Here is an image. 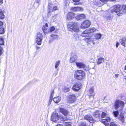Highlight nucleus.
<instances>
[{"mask_svg":"<svg viewBox=\"0 0 126 126\" xmlns=\"http://www.w3.org/2000/svg\"><path fill=\"white\" fill-rule=\"evenodd\" d=\"M119 75L118 74H116L115 75V76L116 78H117L118 77Z\"/></svg>","mask_w":126,"mask_h":126,"instance_id":"nucleus-53","label":"nucleus"},{"mask_svg":"<svg viewBox=\"0 0 126 126\" xmlns=\"http://www.w3.org/2000/svg\"><path fill=\"white\" fill-rule=\"evenodd\" d=\"M79 126H90L89 125L87 124L84 122L81 123Z\"/></svg>","mask_w":126,"mask_h":126,"instance_id":"nucleus-36","label":"nucleus"},{"mask_svg":"<svg viewBox=\"0 0 126 126\" xmlns=\"http://www.w3.org/2000/svg\"><path fill=\"white\" fill-rule=\"evenodd\" d=\"M59 110L60 112L65 116H67L68 115V111L66 109L59 107Z\"/></svg>","mask_w":126,"mask_h":126,"instance_id":"nucleus-15","label":"nucleus"},{"mask_svg":"<svg viewBox=\"0 0 126 126\" xmlns=\"http://www.w3.org/2000/svg\"><path fill=\"white\" fill-rule=\"evenodd\" d=\"M95 29L94 28H90V29H87L83 32L81 34L82 37H87L89 35V34L94 32L95 31Z\"/></svg>","mask_w":126,"mask_h":126,"instance_id":"nucleus-9","label":"nucleus"},{"mask_svg":"<svg viewBox=\"0 0 126 126\" xmlns=\"http://www.w3.org/2000/svg\"><path fill=\"white\" fill-rule=\"evenodd\" d=\"M125 46V48L126 49V46H125H125Z\"/></svg>","mask_w":126,"mask_h":126,"instance_id":"nucleus-60","label":"nucleus"},{"mask_svg":"<svg viewBox=\"0 0 126 126\" xmlns=\"http://www.w3.org/2000/svg\"><path fill=\"white\" fill-rule=\"evenodd\" d=\"M82 24H83V26L86 24L87 25V26H89L91 24L90 21L88 20L84 21Z\"/></svg>","mask_w":126,"mask_h":126,"instance_id":"nucleus-29","label":"nucleus"},{"mask_svg":"<svg viewBox=\"0 0 126 126\" xmlns=\"http://www.w3.org/2000/svg\"><path fill=\"white\" fill-rule=\"evenodd\" d=\"M95 41V39L94 37L93 36L89 38H86L85 39L86 42L88 44H87V45L89 47H92V45L94 44Z\"/></svg>","mask_w":126,"mask_h":126,"instance_id":"nucleus-7","label":"nucleus"},{"mask_svg":"<svg viewBox=\"0 0 126 126\" xmlns=\"http://www.w3.org/2000/svg\"><path fill=\"white\" fill-rule=\"evenodd\" d=\"M119 120L123 123H124L125 122V120L124 116L123 115H120V116L119 118Z\"/></svg>","mask_w":126,"mask_h":126,"instance_id":"nucleus-33","label":"nucleus"},{"mask_svg":"<svg viewBox=\"0 0 126 126\" xmlns=\"http://www.w3.org/2000/svg\"><path fill=\"white\" fill-rule=\"evenodd\" d=\"M108 115V113L106 112H102V114L101 115V117L102 118H105V119H103L101 121V122L102 123H104L105 125L106 124H109L110 120V118L107 116Z\"/></svg>","mask_w":126,"mask_h":126,"instance_id":"nucleus-5","label":"nucleus"},{"mask_svg":"<svg viewBox=\"0 0 126 126\" xmlns=\"http://www.w3.org/2000/svg\"><path fill=\"white\" fill-rule=\"evenodd\" d=\"M85 15L83 14H81L76 16V18L78 20L81 19H85Z\"/></svg>","mask_w":126,"mask_h":126,"instance_id":"nucleus-20","label":"nucleus"},{"mask_svg":"<svg viewBox=\"0 0 126 126\" xmlns=\"http://www.w3.org/2000/svg\"><path fill=\"white\" fill-rule=\"evenodd\" d=\"M60 63V61H56L55 63V68L57 69Z\"/></svg>","mask_w":126,"mask_h":126,"instance_id":"nucleus-32","label":"nucleus"},{"mask_svg":"<svg viewBox=\"0 0 126 126\" xmlns=\"http://www.w3.org/2000/svg\"><path fill=\"white\" fill-rule=\"evenodd\" d=\"M61 100V98L59 96H57L54 98L53 99V101L55 103H59Z\"/></svg>","mask_w":126,"mask_h":126,"instance_id":"nucleus-25","label":"nucleus"},{"mask_svg":"<svg viewBox=\"0 0 126 126\" xmlns=\"http://www.w3.org/2000/svg\"><path fill=\"white\" fill-rule=\"evenodd\" d=\"M101 2H105L107 1L108 0H100Z\"/></svg>","mask_w":126,"mask_h":126,"instance_id":"nucleus-48","label":"nucleus"},{"mask_svg":"<svg viewBox=\"0 0 126 126\" xmlns=\"http://www.w3.org/2000/svg\"><path fill=\"white\" fill-rule=\"evenodd\" d=\"M110 126H118V124L114 122H111L110 124Z\"/></svg>","mask_w":126,"mask_h":126,"instance_id":"nucleus-39","label":"nucleus"},{"mask_svg":"<svg viewBox=\"0 0 126 126\" xmlns=\"http://www.w3.org/2000/svg\"><path fill=\"white\" fill-rule=\"evenodd\" d=\"M42 29L44 34L46 35L48 32V31L47 30V28L45 27V26H44L43 27Z\"/></svg>","mask_w":126,"mask_h":126,"instance_id":"nucleus-31","label":"nucleus"},{"mask_svg":"<svg viewBox=\"0 0 126 126\" xmlns=\"http://www.w3.org/2000/svg\"><path fill=\"white\" fill-rule=\"evenodd\" d=\"M64 118L63 120H62L61 123H63L64 125L66 126H71V123L70 122H67L66 120H64Z\"/></svg>","mask_w":126,"mask_h":126,"instance_id":"nucleus-19","label":"nucleus"},{"mask_svg":"<svg viewBox=\"0 0 126 126\" xmlns=\"http://www.w3.org/2000/svg\"><path fill=\"white\" fill-rule=\"evenodd\" d=\"M49 31H48V32H52L55 29V28L54 27H52L50 28Z\"/></svg>","mask_w":126,"mask_h":126,"instance_id":"nucleus-42","label":"nucleus"},{"mask_svg":"<svg viewBox=\"0 0 126 126\" xmlns=\"http://www.w3.org/2000/svg\"><path fill=\"white\" fill-rule=\"evenodd\" d=\"M48 8V15L50 14L49 13L51 12L54 11L58 10V7L57 6L53 7V5L50 3L49 4Z\"/></svg>","mask_w":126,"mask_h":126,"instance_id":"nucleus-10","label":"nucleus"},{"mask_svg":"<svg viewBox=\"0 0 126 126\" xmlns=\"http://www.w3.org/2000/svg\"><path fill=\"white\" fill-rule=\"evenodd\" d=\"M52 99V98H50L49 100V102H48V105H50L51 103Z\"/></svg>","mask_w":126,"mask_h":126,"instance_id":"nucleus-45","label":"nucleus"},{"mask_svg":"<svg viewBox=\"0 0 126 126\" xmlns=\"http://www.w3.org/2000/svg\"><path fill=\"white\" fill-rule=\"evenodd\" d=\"M77 56L76 55H73L71 57L70 62V63H73L77 59Z\"/></svg>","mask_w":126,"mask_h":126,"instance_id":"nucleus-22","label":"nucleus"},{"mask_svg":"<svg viewBox=\"0 0 126 126\" xmlns=\"http://www.w3.org/2000/svg\"><path fill=\"white\" fill-rule=\"evenodd\" d=\"M76 99L75 95L74 94H72L69 96V101L70 103H72L75 101Z\"/></svg>","mask_w":126,"mask_h":126,"instance_id":"nucleus-17","label":"nucleus"},{"mask_svg":"<svg viewBox=\"0 0 126 126\" xmlns=\"http://www.w3.org/2000/svg\"><path fill=\"white\" fill-rule=\"evenodd\" d=\"M119 113L118 110L116 111L113 112V115L115 117H117Z\"/></svg>","mask_w":126,"mask_h":126,"instance_id":"nucleus-40","label":"nucleus"},{"mask_svg":"<svg viewBox=\"0 0 126 126\" xmlns=\"http://www.w3.org/2000/svg\"><path fill=\"white\" fill-rule=\"evenodd\" d=\"M6 9L3 8H1L0 10V18L3 19L5 18L4 14L6 13Z\"/></svg>","mask_w":126,"mask_h":126,"instance_id":"nucleus-12","label":"nucleus"},{"mask_svg":"<svg viewBox=\"0 0 126 126\" xmlns=\"http://www.w3.org/2000/svg\"><path fill=\"white\" fill-rule=\"evenodd\" d=\"M85 25H83V24H81V28L82 29H84L85 28H88L89 27V26H87V25L86 24H85Z\"/></svg>","mask_w":126,"mask_h":126,"instance_id":"nucleus-41","label":"nucleus"},{"mask_svg":"<svg viewBox=\"0 0 126 126\" xmlns=\"http://www.w3.org/2000/svg\"><path fill=\"white\" fill-rule=\"evenodd\" d=\"M4 38L2 37L0 38V45H4Z\"/></svg>","mask_w":126,"mask_h":126,"instance_id":"nucleus-35","label":"nucleus"},{"mask_svg":"<svg viewBox=\"0 0 126 126\" xmlns=\"http://www.w3.org/2000/svg\"><path fill=\"white\" fill-rule=\"evenodd\" d=\"M71 10L72 11H82L83 10V9L82 8L79 7H75L72 8L71 9Z\"/></svg>","mask_w":126,"mask_h":126,"instance_id":"nucleus-18","label":"nucleus"},{"mask_svg":"<svg viewBox=\"0 0 126 126\" xmlns=\"http://www.w3.org/2000/svg\"><path fill=\"white\" fill-rule=\"evenodd\" d=\"M126 40V39L125 38H122V39L120 40V42L121 43V44L123 46H125V42Z\"/></svg>","mask_w":126,"mask_h":126,"instance_id":"nucleus-30","label":"nucleus"},{"mask_svg":"<svg viewBox=\"0 0 126 126\" xmlns=\"http://www.w3.org/2000/svg\"><path fill=\"white\" fill-rule=\"evenodd\" d=\"M45 26L47 27L48 26V24L47 23H46L45 24Z\"/></svg>","mask_w":126,"mask_h":126,"instance_id":"nucleus-55","label":"nucleus"},{"mask_svg":"<svg viewBox=\"0 0 126 126\" xmlns=\"http://www.w3.org/2000/svg\"><path fill=\"white\" fill-rule=\"evenodd\" d=\"M63 90L64 92H67L69 91V88H67V89H63Z\"/></svg>","mask_w":126,"mask_h":126,"instance_id":"nucleus-43","label":"nucleus"},{"mask_svg":"<svg viewBox=\"0 0 126 126\" xmlns=\"http://www.w3.org/2000/svg\"><path fill=\"white\" fill-rule=\"evenodd\" d=\"M63 117L60 116L56 112H53L51 116V120L55 123H61L62 120H63Z\"/></svg>","mask_w":126,"mask_h":126,"instance_id":"nucleus-2","label":"nucleus"},{"mask_svg":"<svg viewBox=\"0 0 126 126\" xmlns=\"http://www.w3.org/2000/svg\"><path fill=\"white\" fill-rule=\"evenodd\" d=\"M2 49L1 47L0 46V55H1L2 53Z\"/></svg>","mask_w":126,"mask_h":126,"instance_id":"nucleus-47","label":"nucleus"},{"mask_svg":"<svg viewBox=\"0 0 126 126\" xmlns=\"http://www.w3.org/2000/svg\"><path fill=\"white\" fill-rule=\"evenodd\" d=\"M81 87V86L80 84L77 83L73 86L72 89L74 91H79Z\"/></svg>","mask_w":126,"mask_h":126,"instance_id":"nucleus-14","label":"nucleus"},{"mask_svg":"<svg viewBox=\"0 0 126 126\" xmlns=\"http://www.w3.org/2000/svg\"><path fill=\"white\" fill-rule=\"evenodd\" d=\"M40 0H35V2L36 3L39 4L40 3Z\"/></svg>","mask_w":126,"mask_h":126,"instance_id":"nucleus-46","label":"nucleus"},{"mask_svg":"<svg viewBox=\"0 0 126 126\" xmlns=\"http://www.w3.org/2000/svg\"><path fill=\"white\" fill-rule=\"evenodd\" d=\"M67 87H64L63 88V89H67Z\"/></svg>","mask_w":126,"mask_h":126,"instance_id":"nucleus-57","label":"nucleus"},{"mask_svg":"<svg viewBox=\"0 0 126 126\" xmlns=\"http://www.w3.org/2000/svg\"><path fill=\"white\" fill-rule=\"evenodd\" d=\"M125 72H126V66H125Z\"/></svg>","mask_w":126,"mask_h":126,"instance_id":"nucleus-58","label":"nucleus"},{"mask_svg":"<svg viewBox=\"0 0 126 126\" xmlns=\"http://www.w3.org/2000/svg\"><path fill=\"white\" fill-rule=\"evenodd\" d=\"M85 76V73L84 72L80 70H78L75 71L74 74L75 78L79 80L83 79Z\"/></svg>","mask_w":126,"mask_h":126,"instance_id":"nucleus-4","label":"nucleus"},{"mask_svg":"<svg viewBox=\"0 0 126 126\" xmlns=\"http://www.w3.org/2000/svg\"><path fill=\"white\" fill-rule=\"evenodd\" d=\"M119 44L118 43V42H116V47L117 48L119 46Z\"/></svg>","mask_w":126,"mask_h":126,"instance_id":"nucleus-52","label":"nucleus"},{"mask_svg":"<svg viewBox=\"0 0 126 126\" xmlns=\"http://www.w3.org/2000/svg\"><path fill=\"white\" fill-rule=\"evenodd\" d=\"M115 9L114 8V6L113 7L112 9H109L107 11H106L105 12L104 16L105 19L108 21L111 20L112 17L111 16V15L112 14L114 13H117V12L115 11Z\"/></svg>","mask_w":126,"mask_h":126,"instance_id":"nucleus-3","label":"nucleus"},{"mask_svg":"<svg viewBox=\"0 0 126 126\" xmlns=\"http://www.w3.org/2000/svg\"><path fill=\"white\" fill-rule=\"evenodd\" d=\"M124 105V102L121 100H116L114 104L115 109L117 110L120 107L121 109L123 108Z\"/></svg>","mask_w":126,"mask_h":126,"instance_id":"nucleus-8","label":"nucleus"},{"mask_svg":"<svg viewBox=\"0 0 126 126\" xmlns=\"http://www.w3.org/2000/svg\"><path fill=\"white\" fill-rule=\"evenodd\" d=\"M76 65L77 67L79 68H84L85 67V65L81 63H76Z\"/></svg>","mask_w":126,"mask_h":126,"instance_id":"nucleus-23","label":"nucleus"},{"mask_svg":"<svg viewBox=\"0 0 126 126\" xmlns=\"http://www.w3.org/2000/svg\"><path fill=\"white\" fill-rule=\"evenodd\" d=\"M73 0L75 2H79L80 0Z\"/></svg>","mask_w":126,"mask_h":126,"instance_id":"nucleus-50","label":"nucleus"},{"mask_svg":"<svg viewBox=\"0 0 126 126\" xmlns=\"http://www.w3.org/2000/svg\"><path fill=\"white\" fill-rule=\"evenodd\" d=\"M54 92V91H52L51 93V97H50V98H53Z\"/></svg>","mask_w":126,"mask_h":126,"instance_id":"nucleus-44","label":"nucleus"},{"mask_svg":"<svg viewBox=\"0 0 126 126\" xmlns=\"http://www.w3.org/2000/svg\"><path fill=\"white\" fill-rule=\"evenodd\" d=\"M84 119L87 120L91 123L94 122V120L92 116L91 115H86L84 117Z\"/></svg>","mask_w":126,"mask_h":126,"instance_id":"nucleus-13","label":"nucleus"},{"mask_svg":"<svg viewBox=\"0 0 126 126\" xmlns=\"http://www.w3.org/2000/svg\"><path fill=\"white\" fill-rule=\"evenodd\" d=\"M56 15H54V16H53L51 19L52 21L55 22L56 20Z\"/></svg>","mask_w":126,"mask_h":126,"instance_id":"nucleus-37","label":"nucleus"},{"mask_svg":"<svg viewBox=\"0 0 126 126\" xmlns=\"http://www.w3.org/2000/svg\"><path fill=\"white\" fill-rule=\"evenodd\" d=\"M79 39V35L77 34H75L74 35L73 40L76 41L78 40Z\"/></svg>","mask_w":126,"mask_h":126,"instance_id":"nucleus-26","label":"nucleus"},{"mask_svg":"<svg viewBox=\"0 0 126 126\" xmlns=\"http://www.w3.org/2000/svg\"><path fill=\"white\" fill-rule=\"evenodd\" d=\"M104 59L102 58H99L98 60L97 64H101L104 61Z\"/></svg>","mask_w":126,"mask_h":126,"instance_id":"nucleus-28","label":"nucleus"},{"mask_svg":"<svg viewBox=\"0 0 126 126\" xmlns=\"http://www.w3.org/2000/svg\"><path fill=\"white\" fill-rule=\"evenodd\" d=\"M36 49L38 50H39L40 48V47H39L37 45L36 46Z\"/></svg>","mask_w":126,"mask_h":126,"instance_id":"nucleus-51","label":"nucleus"},{"mask_svg":"<svg viewBox=\"0 0 126 126\" xmlns=\"http://www.w3.org/2000/svg\"><path fill=\"white\" fill-rule=\"evenodd\" d=\"M77 25V24L76 23L73 24L72 26H70L69 28H68V30L72 32L74 31L75 32H77L79 31V30L78 28Z\"/></svg>","mask_w":126,"mask_h":126,"instance_id":"nucleus-11","label":"nucleus"},{"mask_svg":"<svg viewBox=\"0 0 126 126\" xmlns=\"http://www.w3.org/2000/svg\"><path fill=\"white\" fill-rule=\"evenodd\" d=\"M43 36L42 34L40 32H38L36 37V41L37 44L40 45H41L43 39Z\"/></svg>","mask_w":126,"mask_h":126,"instance_id":"nucleus-6","label":"nucleus"},{"mask_svg":"<svg viewBox=\"0 0 126 126\" xmlns=\"http://www.w3.org/2000/svg\"><path fill=\"white\" fill-rule=\"evenodd\" d=\"M75 14L72 12H69L67 15V20H68L72 19L75 16Z\"/></svg>","mask_w":126,"mask_h":126,"instance_id":"nucleus-16","label":"nucleus"},{"mask_svg":"<svg viewBox=\"0 0 126 126\" xmlns=\"http://www.w3.org/2000/svg\"><path fill=\"white\" fill-rule=\"evenodd\" d=\"M3 3V0H0V3Z\"/></svg>","mask_w":126,"mask_h":126,"instance_id":"nucleus-56","label":"nucleus"},{"mask_svg":"<svg viewBox=\"0 0 126 126\" xmlns=\"http://www.w3.org/2000/svg\"><path fill=\"white\" fill-rule=\"evenodd\" d=\"M94 37V38L95 37V40L96 39H100L101 36V35L100 33L96 34L94 36H93Z\"/></svg>","mask_w":126,"mask_h":126,"instance_id":"nucleus-27","label":"nucleus"},{"mask_svg":"<svg viewBox=\"0 0 126 126\" xmlns=\"http://www.w3.org/2000/svg\"><path fill=\"white\" fill-rule=\"evenodd\" d=\"M100 1V0H94V2L95 5H98Z\"/></svg>","mask_w":126,"mask_h":126,"instance_id":"nucleus-38","label":"nucleus"},{"mask_svg":"<svg viewBox=\"0 0 126 126\" xmlns=\"http://www.w3.org/2000/svg\"><path fill=\"white\" fill-rule=\"evenodd\" d=\"M115 11L117 12V15L119 16L122 14H126V5L121 6L119 5L114 6Z\"/></svg>","mask_w":126,"mask_h":126,"instance_id":"nucleus-1","label":"nucleus"},{"mask_svg":"<svg viewBox=\"0 0 126 126\" xmlns=\"http://www.w3.org/2000/svg\"><path fill=\"white\" fill-rule=\"evenodd\" d=\"M80 4V3H74V4L75 5H78L79 4Z\"/></svg>","mask_w":126,"mask_h":126,"instance_id":"nucleus-54","label":"nucleus"},{"mask_svg":"<svg viewBox=\"0 0 126 126\" xmlns=\"http://www.w3.org/2000/svg\"><path fill=\"white\" fill-rule=\"evenodd\" d=\"M3 24V23L2 22L0 21V26H2Z\"/></svg>","mask_w":126,"mask_h":126,"instance_id":"nucleus-49","label":"nucleus"},{"mask_svg":"<svg viewBox=\"0 0 126 126\" xmlns=\"http://www.w3.org/2000/svg\"><path fill=\"white\" fill-rule=\"evenodd\" d=\"M93 114L94 117L98 118L100 115V112L99 111L97 110L93 113Z\"/></svg>","mask_w":126,"mask_h":126,"instance_id":"nucleus-21","label":"nucleus"},{"mask_svg":"<svg viewBox=\"0 0 126 126\" xmlns=\"http://www.w3.org/2000/svg\"><path fill=\"white\" fill-rule=\"evenodd\" d=\"M124 79H126V76H124Z\"/></svg>","mask_w":126,"mask_h":126,"instance_id":"nucleus-59","label":"nucleus"},{"mask_svg":"<svg viewBox=\"0 0 126 126\" xmlns=\"http://www.w3.org/2000/svg\"><path fill=\"white\" fill-rule=\"evenodd\" d=\"M88 93L90 96H93L94 95L93 88H91L88 91Z\"/></svg>","mask_w":126,"mask_h":126,"instance_id":"nucleus-24","label":"nucleus"},{"mask_svg":"<svg viewBox=\"0 0 126 126\" xmlns=\"http://www.w3.org/2000/svg\"><path fill=\"white\" fill-rule=\"evenodd\" d=\"M5 31V29L3 28H0V34H4Z\"/></svg>","mask_w":126,"mask_h":126,"instance_id":"nucleus-34","label":"nucleus"}]
</instances>
